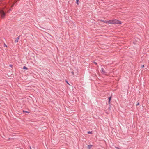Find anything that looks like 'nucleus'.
I'll return each instance as SVG.
<instances>
[{
	"instance_id": "nucleus-23",
	"label": "nucleus",
	"mask_w": 149,
	"mask_h": 149,
	"mask_svg": "<svg viewBox=\"0 0 149 149\" xmlns=\"http://www.w3.org/2000/svg\"><path fill=\"white\" fill-rule=\"evenodd\" d=\"M44 127V128H46V127Z\"/></svg>"
},
{
	"instance_id": "nucleus-10",
	"label": "nucleus",
	"mask_w": 149,
	"mask_h": 149,
	"mask_svg": "<svg viewBox=\"0 0 149 149\" xmlns=\"http://www.w3.org/2000/svg\"><path fill=\"white\" fill-rule=\"evenodd\" d=\"M87 133L88 134H92V132L88 131L87 132Z\"/></svg>"
},
{
	"instance_id": "nucleus-7",
	"label": "nucleus",
	"mask_w": 149,
	"mask_h": 149,
	"mask_svg": "<svg viewBox=\"0 0 149 149\" xmlns=\"http://www.w3.org/2000/svg\"><path fill=\"white\" fill-rule=\"evenodd\" d=\"M92 146V145H88V149H91Z\"/></svg>"
},
{
	"instance_id": "nucleus-13",
	"label": "nucleus",
	"mask_w": 149,
	"mask_h": 149,
	"mask_svg": "<svg viewBox=\"0 0 149 149\" xmlns=\"http://www.w3.org/2000/svg\"><path fill=\"white\" fill-rule=\"evenodd\" d=\"M93 63H95L96 65H97V63L95 62H93Z\"/></svg>"
},
{
	"instance_id": "nucleus-17",
	"label": "nucleus",
	"mask_w": 149,
	"mask_h": 149,
	"mask_svg": "<svg viewBox=\"0 0 149 149\" xmlns=\"http://www.w3.org/2000/svg\"><path fill=\"white\" fill-rule=\"evenodd\" d=\"M139 105V102H138L136 106H138Z\"/></svg>"
},
{
	"instance_id": "nucleus-19",
	"label": "nucleus",
	"mask_w": 149,
	"mask_h": 149,
	"mask_svg": "<svg viewBox=\"0 0 149 149\" xmlns=\"http://www.w3.org/2000/svg\"><path fill=\"white\" fill-rule=\"evenodd\" d=\"M71 73H72L73 74H74V72H71Z\"/></svg>"
},
{
	"instance_id": "nucleus-9",
	"label": "nucleus",
	"mask_w": 149,
	"mask_h": 149,
	"mask_svg": "<svg viewBox=\"0 0 149 149\" xmlns=\"http://www.w3.org/2000/svg\"><path fill=\"white\" fill-rule=\"evenodd\" d=\"M23 69H24L27 70L28 68L26 67L25 66H24L23 67Z\"/></svg>"
},
{
	"instance_id": "nucleus-5",
	"label": "nucleus",
	"mask_w": 149,
	"mask_h": 149,
	"mask_svg": "<svg viewBox=\"0 0 149 149\" xmlns=\"http://www.w3.org/2000/svg\"><path fill=\"white\" fill-rule=\"evenodd\" d=\"M101 72L102 73H106L104 71V69L103 68H102V69H101Z\"/></svg>"
},
{
	"instance_id": "nucleus-14",
	"label": "nucleus",
	"mask_w": 149,
	"mask_h": 149,
	"mask_svg": "<svg viewBox=\"0 0 149 149\" xmlns=\"http://www.w3.org/2000/svg\"><path fill=\"white\" fill-rule=\"evenodd\" d=\"M66 83H67V84H68V85H70V84H69L68 83V82L66 80Z\"/></svg>"
},
{
	"instance_id": "nucleus-3",
	"label": "nucleus",
	"mask_w": 149,
	"mask_h": 149,
	"mask_svg": "<svg viewBox=\"0 0 149 149\" xmlns=\"http://www.w3.org/2000/svg\"><path fill=\"white\" fill-rule=\"evenodd\" d=\"M20 36H19L18 37L15 38V43L17 42L18 41V40Z\"/></svg>"
},
{
	"instance_id": "nucleus-18",
	"label": "nucleus",
	"mask_w": 149,
	"mask_h": 149,
	"mask_svg": "<svg viewBox=\"0 0 149 149\" xmlns=\"http://www.w3.org/2000/svg\"><path fill=\"white\" fill-rule=\"evenodd\" d=\"M4 46H5V47H7V45L6 44H4Z\"/></svg>"
},
{
	"instance_id": "nucleus-21",
	"label": "nucleus",
	"mask_w": 149,
	"mask_h": 149,
	"mask_svg": "<svg viewBox=\"0 0 149 149\" xmlns=\"http://www.w3.org/2000/svg\"><path fill=\"white\" fill-rule=\"evenodd\" d=\"M30 149H31V147H30Z\"/></svg>"
},
{
	"instance_id": "nucleus-22",
	"label": "nucleus",
	"mask_w": 149,
	"mask_h": 149,
	"mask_svg": "<svg viewBox=\"0 0 149 149\" xmlns=\"http://www.w3.org/2000/svg\"><path fill=\"white\" fill-rule=\"evenodd\" d=\"M10 66H11V67H12V65H10Z\"/></svg>"
},
{
	"instance_id": "nucleus-11",
	"label": "nucleus",
	"mask_w": 149,
	"mask_h": 149,
	"mask_svg": "<svg viewBox=\"0 0 149 149\" xmlns=\"http://www.w3.org/2000/svg\"><path fill=\"white\" fill-rule=\"evenodd\" d=\"M23 112H25L26 113H29V112H28V111H24V110H23Z\"/></svg>"
},
{
	"instance_id": "nucleus-12",
	"label": "nucleus",
	"mask_w": 149,
	"mask_h": 149,
	"mask_svg": "<svg viewBox=\"0 0 149 149\" xmlns=\"http://www.w3.org/2000/svg\"><path fill=\"white\" fill-rule=\"evenodd\" d=\"M115 148L116 149H121L120 148H119L118 147H116Z\"/></svg>"
},
{
	"instance_id": "nucleus-8",
	"label": "nucleus",
	"mask_w": 149,
	"mask_h": 149,
	"mask_svg": "<svg viewBox=\"0 0 149 149\" xmlns=\"http://www.w3.org/2000/svg\"><path fill=\"white\" fill-rule=\"evenodd\" d=\"M111 98V97H109L108 98V99H109V102H109V104H110V103Z\"/></svg>"
},
{
	"instance_id": "nucleus-6",
	"label": "nucleus",
	"mask_w": 149,
	"mask_h": 149,
	"mask_svg": "<svg viewBox=\"0 0 149 149\" xmlns=\"http://www.w3.org/2000/svg\"><path fill=\"white\" fill-rule=\"evenodd\" d=\"M107 21L108 23L110 24H113V23H112L113 20H112Z\"/></svg>"
},
{
	"instance_id": "nucleus-20",
	"label": "nucleus",
	"mask_w": 149,
	"mask_h": 149,
	"mask_svg": "<svg viewBox=\"0 0 149 149\" xmlns=\"http://www.w3.org/2000/svg\"><path fill=\"white\" fill-rule=\"evenodd\" d=\"M107 21H105V23H108V22H107Z\"/></svg>"
},
{
	"instance_id": "nucleus-4",
	"label": "nucleus",
	"mask_w": 149,
	"mask_h": 149,
	"mask_svg": "<svg viewBox=\"0 0 149 149\" xmlns=\"http://www.w3.org/2000/svg\"><path fill=\"white\" fill-rule=\"evenodd\" d=\"M5 2L2 0H0V5L1 4H4Z\"/></svg>"
},
{
	"instance_id": "nucleus-2",
	"label": "nucleus",
	"mask_w": 149,
	"mask_h": 149,
	"mask_svg": "<svg viewBox=\"0 0 149 149\" xmlns=\"http://www.w3.org/2000/svg\"><path fill=\"white\" fill-rule=\"evenodd\" d=\"M112 23H113V24H121V22L120 21L116 19H114L113 20Z\"/></svg>"
},
{
	"instance_id": "nucleus-1",
	"label": "nucleus",
	"mask_w": 149,
	"mask_h": 149,
	"mask_svg": "<svg viewBox=\"0 0 149 149\" xmlns=\"http://www.w3.org/2000/svg\"><path fill=\"white\" fill-rule=\"evenodd\" d=\"M10 10H7L6 8L0 7V15L1 18H4L5 17L6 15V12H9Z\"/></svg>"
},
{
	"instance_id": "nucleus-16",
	"label": "nucleus",
	"mask_w": 149,
	"mask_h": 149,
	"mask_svg": "<svg viewBox=\"0 0 149 149\" xmlns=\"http://www.w3.org/2000/svg\"><path fill=\"white\" fill-rule=\"evenodd\" d=\"M78 0H76V1H77V4H78Z\"/></svg>"
},
{
	"instance_id": "nucleus-15",
	"label": "nucleus",
	"mask_w": 149,
	"mask_h": 149,
	"mask_svg": "<svg viewBox=\"0 0 149 149\" xmlns=\"http://www.w3.org/2000/svg\"><path fill=\"white\" fill-rule=\"evenodd\" d=\"M144 67V65H142L141 66V68H142Z\"/></svg>"
}]
</instances>
